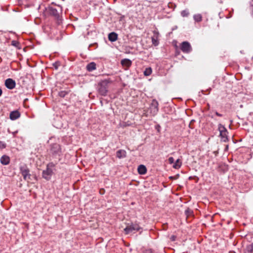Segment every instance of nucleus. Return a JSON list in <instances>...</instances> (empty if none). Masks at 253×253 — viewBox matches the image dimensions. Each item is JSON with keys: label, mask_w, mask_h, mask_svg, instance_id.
Here are the masks:
<instances>
[{"label": "nucleus", "mask_w": 253, "mask_h": 253, "mask_svg": "<svg viewBox=\"0 0 253 253\" xmlns=\"http://www.w3.org/2000/svg\"><path fill=\"white\" fill-rule=\"evenodd\" d=\"M108 83L104 80L98 83L97 90L98 93L102 96H106L108 92Z\"/></svg>", "instance_id": "f257e3e1"}, {"label": "nucleus", "mask_w": 253, "mask_h": 253, "mask_svg": "<svg viewBox=\"0 0 253 253\" xmlns=\"http://www.w3.org/2000/svg\"><path fill=\"white\" fill-rule=\"evenodd\" d=\"M55 165L53 163H50L47 165L46 169L42 171V177L46 180H49L53 174L52 168Z\"/></svg>", "instance_id": "f03ea898"}, {"label": "nucleus", "mask_w": 253, "mask_h": 253, "mask_svg": "<svg viewBox=\"0 0 253 253\" xmlns=\"http://www.w3.org/2000/svg\"><path fill=\"white\" fill-rule=\"evenodd\" d=\"M140 229L141 228L138 224L132 223L128 224L124 230L126 234H130L135 233Z\"/></svg>", "instance_id": "7ed1b4c3"}, {"label": "nucleus", "mask_w": 253, "mask_h": 253, "mask_svg": "<svg viewBox=\"0 0 253 253\" xmlns=\"http://www.w3.org/2000/svg\"><path fill=\"white\" fill-rule=\"evenodd\" d=\"M246 239L249 242L252 243L246 246L244 249V253H253V235H247Z\"/></svg>", "instance_id": "20e7f679"}, {"label": "nucleus", "mask_w": 253, "mask_h": 253, "mask_svg": "<svg viewBox=\"0 0 253 253\" xmlns=\"http://www.w3.org/2000/svg\"><path fill=\"white\" fill-rule=\"evenodd\" d=\"M218 130L220 132V136L222 140L224 142H226L228 140V131L225 127L221 124H219L218 125Z\"/></svg>", "instance_id": "39448f33"}, {"label": "nucleus", "mask_w": 253, "mask_h": 253, "mask_svg": "<svg viewBox=\"0 0 253 253\" xmlns=\"http://www.w3.org/2000/svg\"><path fill=\"white\" fill-rule=\"evenodd\" d=\"M158 105V102L156 100L153 99L152 100L149 107L150 113L152 115L155 116L157 114L159 110Z\"/></svg>", "instance_id": "423d86ee"}, {"label": "nucleus", "mask_w": 253, "mask_h": 253, "mask_svg": "<svg viewBox=\"0 0 253 253\" xmlns=\"http://www.w3.org/2000/svg\"><path fill=\"white\" fill-rule=\"evenodd\" d=\"M50 152L53 155H60L61 153V149L59 144L53 143L51 145Z\"/></svg>", "instance_id": "0eeeda50"}, {"label": "nucleus", "mask_w": 253, "mask_h": 253, "mask_svg": "<svg viewBox=\"0 0 253 253\" xmlns=\"http://www.w3.org/2000/svg\"><path fill=\"white\" fill-rule=\"evenodd\" d=\"M180 49L183 52L186 53H190L192 50L190 43L186 41L181 43L180 45Z\"/></svg>", "instance_id": "6e6552de"}, {"label": "nucleus", "mask_w": 253, "mask_h": 253, "mask_svg": "<svg viewBox=\"0 0 253 253\" xmlns=\"http://www.w3.org/2000/svg\"><path fill=\"white\" fill-rule=\"evenodd\" d=\"M21 173L23 176V178L25 180H29L30 179L31 174H30V170L26 166H23L20 168Z\"/></svg>", "instance_id": "1a4fd4ad"}, {"label": "nucleus", "mask_w": 253, "mask_h": 253, "mask_svg": "<svg viewBox=\"0 0 253 253\" xmlns=\"http://www.w3.org/2000/svg\"><path fill=\"white\" fill-rule=\"evenodd\" d=\"M5 85L7 88L12 89L15 87L16 84L13 80L9 78L5 81Z\"/></svg>", "instance_id": "9d476101"}, {"label": "nucleus", "mask_w": 253, "mask_h": 253, "mask_svg": "<svg viewBox=\"0 0 253 253\" xmlns=\"http://www.w3.org/2000/svg\"><path fill=\"white\" fill-rule=\"evenodd\" d=\"M58 7L59 8L58 10L55 8H53V7H50L49 8L50 14H51L55 17H58L59 16V11L60 12H61L62 11V7L58 5Z\"/></svg>", "instance_id": "9b49d317"}, {"label": "nucleus", "mask_w": 253, "mask_h": 253, "mask_svg": "<svg viewBox=\"0 0 253 253\" xmlns=\"http://www.w3.org/2000/svg\"><path fill=\"white\" fill-rule=\"evenodd\" d=\"M20 116V114L18 111H12L10 114V119L12 120H15Z\"/></svg>", "instance_id": "f8f14e48"}, {"label": "nucleus", "mask_w": 253, "mask_h": 253, "mask_svg": "<svg viewBox=\"0 0 253 253\" xmlns=\"http://www.w3.org/2000/svg\"><path fill=\"white\" fill-rule=\"evenodd\" d=\"M0 163L3 165H7L9 163L10 158L8 156L3 155L0 158Z\"/></svg>", "instance_id": "ddd939ff"}, {"label": "nucleus", "mask_w": 253, "mask_h": 253, "mask_svg": "<svg viewBox=\"0 0 253 253\" xmlns=\"http://www.w3.org/2000/svg\"><path fill=\"white\" fill-rule=\"evenodd\" d=\"M116 156L119 159L124 158L126 157V152L124 150H119L116 152Z\"/></svg>", "instance_id": "4468645a"}, {"label": "nucleus", "mask_w": 253, "mask_h": 253, "mask_svg": "<svg viewBox=\"0 0 253 253\" xmlns=\"http://www.w3.org/2000/svg\"><path fill=\"white\" fill-rule=\"evenodd\" d=\"M118 35L115 32H112L108 35V39L111 42H115L117 40Z\"/></svg>", "instance_id": "2eb2a0df"}, {"label": "nucleus", "mask_w": 253, "mask_h": 253, "mask_svg": "<svg viewBox=\"0 0 253 253\" xmlns=\"http://www.w3.org/2000/svg\"><path fill=\"white\" fill-rule=\"evenodd\" d=\"M132 62L128 59H124L121 61V64L124 67H128L131 66Z\"/></svg>", "instance_id": "dca6fc26"}, {"label": "nucleus", "mask_w": 253, "mask_h": 253, "mask_svg": "<svg viewBox=\"0 0 253 253\" xmlns=\"http://www.w3.org/2000/svg\"><path fill=\"white\" fill-rule=\"evenodd\" d=\"M138 172L140 174H144L147 171L146 168L144 165H140L137 169Z\"/></svg>", "instance_id": "f3484780"}, {"label": "nucleus", "mask_w": 253, "mask_h": 253, "mask_svg": "<svg viewBox=\"0 0 253 253\" xmlns=\"http://www.w3.org/2000/svg\"><path fill=\"white\" fill-rule=\"evenodd\" d=\"M96 69V64L94 62H91L86 66V69L89 72L92 71Z\"/></svg>", "instance_id": "a211bd4d"}, {"label": "nucleus", "mask_w": 253, "mask_h": 253, "mask_svg": "<svg viewBox=\"0 0 253 253\" xmlns=\"http://www.w3.org/2000/svg\"><path fill=\"white\" fill-rule=\"evenodd\" d=\"M152 42L153 44L156 46L158 45L159 42L158 41V34L155 33V35L152 37Z\"/></svg>", "instance_id": "6ab92c4d"}, {"label": "nucleus", "mask_w": 253, "mask_h": 253, "mask_svg": "<svg viewBox=\"0 0 253 253\" xmlns=\"http://www.w3.org/2000/svg\"><path fill=\"white\" fill-rule=\"evenodd\" d=\"M181 166V162L179 159H177L176 162L174 163L173 166V168L178 169L180 168Z\"/></svg>", "instance_id": "aec40b11"}, {"label": "nucleus", "mask_w": 253, "mask_h": 253, "mask_svg": "<svg viewBox=\"0 0 253 253\" xmlns=\"http://www.w3.org/2000/svg\"><path fill=\"white\" fill-rule=\"evenodd\" d=\"M194 19L196 22H200L202 20V16L200 14H195L193 16Z\"/></svg>", "instance_id": "412c9836"}, {"label": "nucleus", "mask_w": 253, "mask_h": 253, "mask_svg": "<svg viewBox=\"0 0 253 253\" xmlns=\"http://www.w3.org/2000/svg\"><path fill=\"white\" fill-rule=\"evenodd\" d=\"M152 73V69L151 68H147L145 69V71H144V75L145 76H148L150 75Z\"/></svg>", "instance_id": "4be33fe9"}, {"label": "nucleus", "mask_w": 253, "mask_h": 253, "mask_svg": "<svg viewBox=\"0 0 253 253\" xmlns=\"http://www.w3.org/2000/svg\"><path fill=\"white\" fill-rule=\"evenodd\" d=\"M189 14L188 10L185 9L181 12V15L182 17H187Z\"/></svg>", "instance_id": "5701e85b"}, {"label": "nucleus", "mask_w": 253, "mask_h": 253, "mask_svg": "<svg viewBox=\"0 0 253 253\" xmlns=\"http://www.w3.org/2000/svg\"><path fill=\"white\" fill-rule=\"evenodd\" d=\"M192 211L189 208L186 209L185 211V213L187 216L191 215L192 214Z\"/></svg>", "instance_id": "b1692460"}, {"label": "nucleus", "mask_w": 253, "mask_h": 253, "mask_svg": "<svg viewBox=\"0 0 253 253\" xmlns=\"http://www.w3.org/2000/svg\"><path fill=\"white\" fill-rule=\"evenodd\" d=\"M67 94V92L65 91H61L59 92V95L61 97H64Z\"/></svg>", "instance_id": "393cba45"}, {"label": "nucleus", "mask_w": 253, "mask_h": 253, "mask_svg": "<svg viewBox=\"0 0 253 253\" xmlns=\"http://www.w3.org/2000/svg\"><path fill=\"white\" fill-rule=\"evenodd\" d=\"M6 147V144L4 142L0 141V148L3 149Z\"/></svg>", "instance_id": "a878e982"}, {"label": "nucleus", "mask_w": 253, "mask_h": 253, "mask_svg": "<svg viewBox=\"0 0 253 253\" xmlns=\"http://www.w3.org/2000/svg\"><path fill=\"white\" fill-rule=\"evenodd\" d=\"M169 164H171L174 163V160L172 157H169L168 159Z\"/></svg>", "instance_id": "bb28decb"}, {"label": "nucleus", "mask_w": 253, "mask_h": 253, "mask_svg": "<svg viewBox=\"0 0 253 253\" xmlns=\"http://www.w3.org/2000/svg\"><path fill=\"white\" fill-rule=\"evenodd\" d=\"M59 65V64L58 62H55L53 64V66L56 69H57Z\"/></svg>", "instance_id": "cd10ccee"}, {"label": "nucleus", "mask_w": 253, "mask_h": 253, "mask_svg": "<svg viewBox=\"0 0 253 253\" xmlns=\"http://www.w3.org/2000/svg\"><path fill=\"white\" fill-rule=\"evenodd\" d=\"M251 6L252 8V15L253 16V0L251 1Z\"/></svg>", "instance_id": "c85d7f7f"}, {"label": "nucleus", "mask_w": 253, "mask_h": 253, "mask_svg": "<svg viewBox=\"0 0 253 253\" xmlns=\"http://www.w3.org/2000/svg\"><path fill=\"white\" fill-rule=\"evenodd\" d=\"M12 45L14 46H17V44H18V42L15 41H12Z\"/></svg>", "instance_id": "c756f323"}, {"label": "nucleus", "mask_w": 253, "mask_h": 253, "mask_svg": "<svg viewBox=\"0 0 253 253\" xmlns=\"http://www.w3.org/2000/svg\"><path fill=\"white\" fill-rule=\"evenodd\" d=\"M215 114L216 116H218V117H222V114H219V113H218L217 112H215Z\"/></svg>", "instance_id": "7c9ffc66"}, {"label": "nucleus", "mask_w": 253, "mask_h": 253, "mask_svg": "<svg viewBox=\"0 0 253 253\" xmlns=\"http://www.w3.org/2000/svg\"><path fill=\"white\" fill-rule=\"evenodd\" d=\"M145 253H153L152 251L151 250H146Z\"/></svg>", "instance_id": "2f4dec72"}, {"label": "nucleus", "mask_w": 253, "mask_h": 253, "mask_svg": "<svg viewBox=\"0 0 253 253\" xmlns=\"http://www.w3.org/2000/svg\"><path fill=\"white\" fill-rule=\"evenodd\" d=\"M175 238H176L175 236H172L171 237V238H170V239H171L172 241H175Z\"/></svg>", "instance_id": "473e14b6"}, {"label": "nucleus", "mask_w": 253, "mask_h": 253, "mask_svg": "<svg viewBox=\"0 0 253 253\" xmlns=\"http://www.w3.org/2000/svg\"><path fill=\"white\" fill-rule=\"evenodd\" d=\"M169 179H175V178H174L173 176H170L169 177Z\"/></svg>", "instance_id": "72a5a7b5"}, {"label": "nucleus", "mask_w": 253, "mask_h": 253, "mask_svg": "<svg viewBox=\"0 0 253 253\" xmlns=\"http://www.w3.org/2000/svg\"><path fill=\"white\" fill-rule=\"evenodd\" d=\"M2 94V90L0 88V96Z\"/></svg>", "instance_id": "f704fd0d"}, {"label": "nucleus", "mask_w": 253, "mask_h": 253, "mask_svg": "<svg viewBox=\"0 0 253 253\" xmlns=\"http://www.w3.org/2000/svg\"><path fill=\"white\" fill-rule=\"evenodd\" d=\"M211 117L212 118H214V117H213V115L211 116Z\"/></svg>", "instance_id": "c9c22d12"}]
</instances>
